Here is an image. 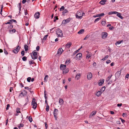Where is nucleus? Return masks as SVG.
I'll list each match as a JSON object with an SVG mask.
<instances>
[{"instance_id": "0eeeda50", "label": "nucleus", "mask_w": 129, "mask_h": 129, "mask_svg": "<svg viewBox=\"0 0 129 129\" xmlns=\"http://www.w3.org/2000/svg\"><path fill=\"white\" fill-rule=\"evenodd\" d=\"M92 74L91 72L88 73L87 76V77L88 80L91 79L92 78Z\"/></svg>"}, {"instance_id": "774afa93", "label": "nucleus", "mask_w": 129, "mask_h": 129, "mask_svg": "<svg viewBox=\"0 0 129 129\" xmlns=\"http://www.w3.org/2000/svg\"><path fill=\"white\" fill-rule=\"evenodd\" d=\"M11 24V22H8L5 23V24Z\"/></svg>"}, {"instance_id": "5fc2aeb1", "label": "nucleus", "mask_w": 129, "mask_h": 129, "mask_svg": "<svg viewBox=\"0 0 129 129\" xmlns=\"http://www.w3.org/2000/svg\"><path fill=\"white\" fill-rule=\"evenodd\" d=\"M111 62V61L110 60H107L106 61V63L107 64H108V63H110Z\"/></svg>"}, {"instance_id": "ddd939ff", "label": "nucleus", "mask_w": 129, "mask_h": 129, "mask_svg": "<svg viewBox=\"0 0 129 129\" xmlns=\"http://www.w3.org/2000/svg\"><path fill=\"white\" fill-rule=\"evenodd\" d=\"M70 21V18H68L66 20H64L62 22V24H66L69 23Z\"/></svg>"}, {"instance_id": "cd10ccee", "label": "nucleus", "mask_w": 129, "mask_h": 129, "mask_svg": "<svg viewBox=\"0 0 129 129\" xmlns=\"http://www.w3.org/2000/svg\"><path fill=\"white\" fill-rule=\"evenodd\" d=\"M96 111H94L92 112V113H91V114L89 116V117L91 116V115L93 116L95 115L96 113Z\"/></svg>"}, {"instance_id": "4c0bfd02", "label": "nucleus", "mask_w": 129, "mask_h": 129, "mask_svg": "<svg viewBox=\"0 0 129 129\" xmlns=\"http://www.w3.org/2000/svg\"><path fill=\"white\" fill-rule=\"evenodd\" d=\"M24 126V124H22L21 123L18 126V127L19 128H20L21 127H23Z\"/></svg>"}, {"instance_id": "c756f323", "label": "nucleus", "mask_w": 129, "mask_h": 129, "mask_svg": "<svg viewBox=\"0 0 129 129\" xmlns=\"http://www.w3.org/2000/svg\"><path fill=\"white\" fill-rule=\"evenodd\" d=\"M121 73V72L120 71H118L115 74V75L117 76H119L120 75Z\"/></svg>"}, {"instance_id": "aec40b11", "label": "nucleus", "mask_w": 129, "mask_h": 129, "mask_svg": "<svg viewBox=\"0 0 129 129\" xmlns=\"http://www.w3.org/2000/svg\"><path fill=\"white\" fill-rule=\"evenodd\" d=\"M117 16L121 19H122L123 18V17L121 16V14L119 13L117 14Z\"/></svg>"}, {"instance_id": "1a4fd4ad", "label": "nucleus", "mask_w": 129, "mask_h": 129, "mask_svg": "<svg viewBox=\"0 0 129 129\" xmlns=\"http://www.w3.org/2000/svg\"><path fill=\"white\" fill-rule=\"evenodd\" d=\"M108 35V34L106 32H103L102 34V38L103 39H104L106 38Z\"/></svg>"}, {"instance_id": "e433bc0d", "label": "nucleus", "mask_w": 129, "mask_h": 129, "mask_svg": "<svg viewBox=\"0 0 129 129\" xmlns=\"http://www.w3.org/2000/svg\"><path fill=\"white\" fill-rule=\"evenodd\" d=\"M64 6H62L61 8L60 9L59 11H63L64 9Z\"/></svg>"}, {"instance_id": "f03ea898", "label": "nucleus", "mask_w": 129, "mask_h": 129, "mask_svg": "<svg viewBox=\"0 0 129 129\" xmlns=\"http://www.w3.org/2000/svg\"><path fill=\"white\" fill-rule=\"evenodd\" d=\"M37 103L36 102V99L35 98L33 99L31 102V105L33 106L32 108L35 109L37 107Z\"/></svg>"}, {"instance_id": "f3484780", "label": "nucleus", "mask_w": 129, "mask_h": 129, "mask_svg": "<svg viewBox=\"0 0 129 129\" xmlns=\"http://www.w3.org/2000/svg\"><path fill=\"white\" fill-rule=\"evenodd\" d=\"M64 103V101L62 99L59 98V103L60 105H62Z\"/></svg>"}, {"instance_id": "603ef678", "label": "nucleus", "mask_w": 129, "mask_h": 129, "mask_svg": "<svg viewBox=\"0 0 129 129\" xmlns=\"http://www.w3.org/2000/svg\"><path fill=\"white\" fill-rule=\"evenodd\" d=\"M4 52L5 54L6 55H7L8 54V53L7 52V51H6L5 49L4 50Z\"/></svg>"}, {"instance_id": "a18cd8bd", "label": "nucleus", "mask_w": 129, "mask_h": 129, "mask_svg": "<svg viewBox=\"0 0 129 129\" xmlns=\"http://www.w3.org/2000/svg\"><path fill=\"white\" fill-rule=\"evenodd\" d=\"M89 36L88 35H87L85 37L84 39V40H86L87 38H88L89 37Z\"/></svg>"}, {"instance_id": "f257e3e1", "label": "nucleus", "mask_w": 129, "mask_h": 129, "mask_svg": "<svg viewBox=\"0 0 129 129\" xmlns=\"http://www.w3.org/2000/svg\"><path fill=\"white\" fill-rule=\"evenodd\" d=\"M56 34L57 37H62L63 36L62 31L59 28H57L56 30Z\"/></svg>"}, {"instance_id": "e2e57ef3", "label": "nucleus", "mask_w": 129, "mask_h": 129, "mask_svg": "<svg viewBox=\"0 0 129 129\" xmlns=\"http://www.w3.org/2000/svg\"><path fill=\"white\" fill-rule=\"evenodd\" d=\"M26 2V0H23L22 2V4H24Z\"/></svg>"}, {"instance_id": "423d86ee", "label": "nucleus", "mask_w": 129, "mask_h": 129, "mask_svg": "<svg viewBox=\"0 0 129 129\" xmlns=\"http://www.w3.org/2000/svg\"><path fill=\"white\" fill-rule=\"evenodd\" d=\"M82 54L81 53H79L77 54L75 58L77 60H80L82 58Z\"/></svg>"}, {"instance_id": "7c9ffc66", "label": "nucleus", "mask_w": 129, "mask_h": 129, "mask_svg": "<svg viewBox=\"0 0 129 129\" xmlns=\"http://www.w3.org/2000/svg\"><path fill=\"white\" fill-rule=\"evenodd\" d=\"M105 86L101 88V90L102 92H103L105 90Z\"/></svg>"}, {"instance_id": "0e129e2a", "label": "nucleus", "mask_w": 129, "mask_h": 129, "mask_svg": "<svg viewBox=\"0 0 129 129\" xmlns=\"http://www.w3.org/2000/svg\"><path fill=\"white\" fill-rule=\"evenodd\" d=\"M23 92H24V95H26L27 94V92L25 90H23Z\"/></svg>"}, {"instance_id": "de8ad7c7", "label": "nucleus", "mask_w": 129, "mask_h": 129, "mask_svg": "<svg viewBox=\"0 0 129 129\" xmlns=\"http://www.w3.org/2000/svg\"><path fill=\"white\" fill-rule=\"evenodd\" d=\"M48 36V35H46L43 38V40H46V39H47V38Z\"/></svg>"}, {"instance_id": "f704fd0d", "label": "nucleus", "mask_w": 129, "mask_h": 129, "mask_svg": "<svg viewBox=\"0 0 129 129\" xmlns=\"http://www.w3.org/2000/svg\"><path fill=\"white\" fill-rule=\"evenodd\" d=\"M101 19V18L100 17H99V18H97L95 19V21L94 22V23H96L97 21H98L99 20H100Z\"/></svg>"}, {"instance_id": "3c124183", "label": "nucleus", "mask_w": 129, "mask_h": 129, "mask_svg": "<svg viewBox=\"0 0 129 129\" xmlns=\"http://www.w3.org/2000/svg\"><path fill=\"white\" fill-rule=\"evenodd\" d=\"M3 7V5H2L1 6V13H0L1 15H2V11Z\"/></svg>"}, {"instance_id": "9d476101", "label": "nucleus", "mask_w": 129, "mask_h": 129, "mask_svg": "<svg viewBox=\"0 0 129 129\" xmlns=\"http://www.w3.org/2000/svg\"><path fill=\"white\" fill-rule=\"evenodd\" d=\"M72 45V43L71 42H69L67 43L65 45V47L66 49H69L71 46Z\"/></svg>"}, {"instance_id": "4be33fe9", "label": "nucleus", "mask_w": 129, "mask_h": 129, "mask_svg": "<svg viewBox=\"0 0 129 129\" xmlns=\"http://www.w3.org/2000/svg\"><path fill=\"white\" fill-rule=\"evenodd\" d=\"M9 32L11 33H15L16 32V30L13 29L12 30H11L10 29H9Z\"/></svg>"}, {"instance_id": "412c9836", "label": "nucleus", "mask_w": 129, "mask_h": 129, "mask_svg": "<svg viewBox=\"0 0 129 129\" xmlns=\"http://www.w3.org/2000/svg\"><path fill=\"white\" fill-rule=\"evenodd\" d=\"M68 12V10L66 9H64V11L62 12L63 16H64L65 15V14Z\"/></svg>"}, {"instance_id": "20e7f679", "label": "nucleus", "mask_w": 129, "mask_h": 129, "mask_svg": "<svg viewBox=\"0 0 129 129\" xmlns=\"http://www.w3.org/2000/svg\"><path fill=\"white\" fill-rule=\"evenodd\" d=\"M58 110L57 109H55L53 111V115L54 117L55 118V119L56 120L57 117V115L58 114Z\"/></svg>"}, {"instance_id": "a19ab883", "label": "nucleus", "mask_w": 129, "mask_h": 129, "mask_svg": "<svg viewBox=\"0 0 129 129\" xmlns=\"http://www.w3.org/2000/svg\"><path fill=\"white\" fill-rule=\"evenodd\" d=\"M20 109L18 108H17L16 110V111L17 113H20Z\"/></svg>"}, {"instance_id": "f8f14e48", "label": "nucleus", "mask_w": 129, "mask_h": 129, "mask_svg": "<svg viewBox=\"0 0 129 129\" xmlns=\"http://www.w3.org/2000/svg\"><path fill=\"white\" fill-rule=\"evenodd\" d=\"M40 14L39 12H36L34 15L35 18L36 19H38L40 17Z\"/></svg>"}, {"instance_id": "ea45409f", "label": "nucleus", "mask_w": 129, "mask_h": 129, "mask_svg": "<svg viewBox=\"0 0 129 129\" xmlns=\"http://www.w3.org/2000/svg\"><path fill=\"white\" fill-rule=\"evenodd\" d=\"M54 19L53 20V22H55L57 20H58V18L56 16H55L54 17Z\"/></svg>"}, {"instance_id": "8fccbe9b", "label": "nucleus", "mask_w": 129, "mask_h": 129, "mask_svg": "<svg viewBox=\"0 0 129 129\" xmlns=\"http://www.w3.org/2000/svg\"><path fill=\"white\" fill-rule=\"evenodd\" d=\"M106 23L105 21H103L102 22V24L103 25H105L106 24Z\"/></svg>"}, {"instance_id": "c9c22d12", "label": "nucleus", "mask_w": 129, "mask_h": 129, "mask_svg": "<svg viewBox=\"0 0 129 129\" xmlns=\"http://www.w3.org/2000/svg\"><path fill=\"white\" fill-rule=\"evenodd\" d=\"M27 58L26 56H23L22 58V60L23 61H25L27 60Z\"/></svg>"}, {"instance_id": "72a5a7b5", "label": "nucleus", "mask_w": 129, "mask_h": 129, "mask_svg": "<svg viewBox=\"0 0 129 129\" xmlns=\"http://www.w3.org/2000/svg\"><path fill=\"white\" fill-rule=\"evenodd\" d=\"M112 75H110L107 78V79L106 80V81H109L111 77L112 76Z\"/></svg>"}, {"instance_id": "69168bd1", "label": "nucleus", "mask_w": 129, "mask_h": 129, "mask_svg": "<svg viewBox=\"0 0 129 129\" xmlns=\"http://www.w3.org/2000/svg\"><path fill=\"white\" fill-rule=\"evenodd\" d=\"M113 14H117V13H118V12L116 11L113 12Z\"/></svg>"}, {"instance_id": "09e8293b", "label": "nucleus", "mask_w": 129, "mask_h": 129, "mask_svg": "<svg viewBox=\"0 0 129 129\" xmlns=\"http://www.w3.org/2000/svg\"><path fill=\"white\" fill-rule=\"evenodd\" d=\"M129 76V74L128 73L125 76V79H126V78H128Z\"/></svg>"}, {"instance_id": "2f4dec72", "label": "nucleus", "mask_w": 129, "mask_h": 129, "mask_svg": "<svg viewBox=\"0 0 129 129\" xmlns=\"http://www.w3.org/2000/svg\"><path fill=\"white\" fill-rule=\"evenodd\" d=\"M80 49H78V50L75 51L74 52V53H73V56L75 55L78 52H79V51Z\"/></svg>"}, {"instance_id": "680f3d73", "label": "nucleus", "mask_w": 129, "mask_h": 129, "mask_svg": "<svg viewBox=\"0 0 129 129\" xmlns=\"http://www.w3.org/2000/svg\"><path fill=\"white\" fill-rule=\"evenodd\" d=\"M70 60H67L65 62L66 64L67 63H70Z\"/></svg>"}, {"instance_id": "79ce46f5", "label": "nucleus", "mask_w": 129, "mask_h": 129, "mask_svg": "<svg viewBox=\"0 0 129 129\" xmlns=\"http://www.w3.org/2000/svg\"><path fill=\"white\" fill-rule=\"evenodd\" d=\"M31 78L30 77H28L27 78V81L28 82H30Z\"/></svg>"}, {"instance_id": "7ed1b4c3", "label": "nucleus", "mask_w": 129, "mask_h": 129, "mask_svg": "<svg viewBox=\"0 0 129 129\" xmlns=\"http://www.w3.org/2000/svg\"><path fill=\"white\" fill-rule=\"evenodd\" d=\"M20 48L21 47L18 45L17 46L16 48L12 50V52L15 54H17L19 51Z\"/></svg>"}, {"instance_id": "13d9d810", "label": "nucleus", "mask_w": 129, "mask_h": 129, "mask_svg": "<svg viewBox=\"0 0 129 129\" xmlns=\"http://www.w3.org/2000/svg\"><path fill=\"white\" fill-rule=\"evenodd\" d=\"M120 119L121 120V121L122 122V123H123L125 122V121L124 120L122 119L121 118H120Z\"/></svg>"}, {"instance_id": "bf43d9fd", "label": "nucleus", "mask_w": 129, "mask_h": 129, "mask_svg": "<svg viewBox=\"0 0 129 129\" xmlns=\"http://www.w3.org/2000/svg\"><path fill=\"white\" fill-rule=\"evenodd\" d=\"M25 101L26 102H29V100L28 99L27 96V98L25 99Z\"/></svg>"}, {"instance_id": "58836bf2", "label": "nucleus", "mask_w": 129, "mask_h": 129, "mask_svg": "<svg viewBox=\"0 0 129 129\" xmlns=\"http://www.w3.org/2000/svg\"><path fill=\"white\" fill-rule=\"evenodd\" d=\"M13 26L12 25H8V29H11L13 28Z\"/></svg>"}, {"instance_id": "c03bdc74", "label": "nucleus", "mask_w": 129, "mask_h": 129, "mask_svg": "<svg viewBox=\"0 0 129 129\" xmlns=\"http://www.w3.org/2000/svg\"><path fill=\"white\" fill-rule=\"evenodd\" d=\"M21 54L22 56H23L24 55V50H23L21 51Z\"/></svg>"}, {"instance_id": "b1692460", "label": "nucleus", "mask_w": 129, "mask_h": 129, "mask_svg": "<svg viewBox=\"0 0 129 129\" xmlns=\"http://www.w3.org/2000/svg\"><path fill=\"white\" fill-rule=\"evenodd\" d=\"M123 42V40L121 41H119L117 42H116V43L115 44L116 45H118L121 43V42Z\"/></svg>"}, {"instance_id": "49530a36", "label": "nucleus", "mask_w": 129, "mask_h": 129, "mask_svg": "<svg viewBox=\"0 0 129 129\" xmlns=\"http://www.w3.org/2000/svg\"><path fill=\"white\" fill-rule=\"evenodd\" d=\"M10 107V105L9 104H8L7 105V107L6 108V110H8L9 109V108Z\"/></svg>"}, {"instance_id": "473e14b6", "label": "nucleus", "mask_w": 129, "mask_h": 129, "mask_svg": "<svg viewBox=\"0 0 129 129\" xmlns=\"http://www.w3.org/2000/svg\"><path fill=\"white\" fill-rule=\"evenodd\" d=\"M76 16L77 18H81V17L83 16V15H79L77 14L76 15Z\"/></svg>"}, {"instance_id": "393cba45", "label": "nucleus", "mask_w": 129, "mask_h": 129, "mask_svg": "<svg viewBox=\"0 0 129 129\" xmlns=\"http://www.w3.org/2000/svg\"><path fill=\"white\" fill-rule=\"evenodd\" d=\"M84 31V30L83 29H82L80 30L78 33L79 34H82Z\"/></svg>"}, {"instance_id": "bb28decb", "label": "nucleus", "mask_w": 129, "mask_h": 129, "mask_svg": "<svg viewBox=\"0 0 129 129\" xmlns=\"http://www.w3.org/2000/svg\"><path fill=\"white\" fill-rule=\"evenodd\" d=\"M46 110L47 112H48L49 111V106L48 105V104H46Z\"/></svg>"}, {"instance_id": "6ab92c4d", "label": "nucleus", "mask_w": 129, "mask_h": 129, "mask_svg": "<svg viewBox=\"0 0 129 129\" xmlns=\"http://www.w3.org/2000/svg\"><path fill=\"white\" fill-rule=\"evenodd\" d=\"M106 2L107 0H102L99 3L102 5H104L105 4V3Z\"/></svg>"}, {"instance_id": "c85d7f7f", "label": "nucleus", "mask_w": 129, "mask_h": 129, "mask_svg": "<svg viewBox=\"0 0 129 129\" xmlns=\"http://www.w3.org/2000/svg\"><path fill=\"white\" fill-rule=\"evenodd\" d=\"M24 48L25 49V51H26L28 50V46L26 45H24Z\"/></svg>"}, {"instance_id": "864d4df0", "label": "nucleus", "mask_w": 129, "mask_h": 129, "mask_svg": "<svg viewBox=\"0 0 129 129\" xmlns=\"http://www.w3.org/2000/svg\"><path fill=\"white\" fill-rule=\"evenodd\" d=\"M34 61L33 60H31L30 61H29V64L30 65H31V64H33V62Z\"/></svg>"}, {"instance_id": "37998d69", "label": "nucleus", "mask_w": 129, "mask_h": 129, "mask_svg": "<svg viewBox=\"0 0 129 129\" xmlns=\"http://www.w3.org/2000/svg\"><path fill=\"white\" fill-rule=\"evenodd\" d=\"M29 120L30 121V122H31L33 120L31 116H29L28 118Z\"/></svg>"}, {"instance_id": "052dcab7", "label": "nucleus", "mask_w": 129, "mask_h": 129, "mask_svg": "<svg viewBox=\"0 0 129 129\" xmlns=\"http://www.w3.org/2000/svg\"><path fill=\"white\" fill-rule=\"evenodd\" d=\"M39 48L40 47L39 46H38L36 48V49L37 51H38L39 50Z\"/></svg>"}, {"instance_id": "a211bd4d", "label": "nucleus", "mask_w": 129, "mask_h": 129, "mask_svg": "<svg viewBox=\"0 0 129 129\" xmlns=\"http://www.w3.org/2000/svg\"><path fill=\"white\" fill-rule=\"evenodd\" d=\"M102 93L101 91H99L96 93V95L98 96H99L101 95Z\"/></svg>"}, {"instance_id": "4d7b16f0", "label": "nucleus", "mask_w": 129, "mask_h": 129, "mask_svg": "<svg viewBox=\"0 0 129 129\" xmlns=\"http://www.w3.org/2000/svg\"><path fill=\"white\" fill-rule=\"evenodd\" d=\"M18 7L19 8H21L22 6L21 5V4L20 3H19L18 4Z\"/></svg>"}, {"instance_id": "5701e85b", "label": "nucleus", "mask_w": 129, "mask_h": 129, "mask_svg": "<svg viewBox=\"0 0 129 129\" xmlns=\"http://www.w3.org/2000/svg\"><path fill=\"white\" fill-rule=\"evenodd\" d=\"M80 74L78 73L77 74L75 77V79L77 80H78L80 77Z\"/></svg>"}, {"instance_id": "dca6fc26", "label": "nucleus", "mask_w": 129, "mask_h": 129, "mask_svg": "<svg viewBox=\"0 0 129 129\" xmlns=\"http://www.w3.org/2000/svg\"><path fill=\"white\" fill-rule=\"evenodd\" d=\"M104 81V79H103L102 80H100L99 81L98 83V84L99 86H101L102 84H103Z\"/></svg>"}, {"instance_id": "6e6d98bb", "label": "nucleus", "mask_w": 129, "mask_h": 129, "mask_svg": "<svg viewBox=\"0 0 129 129\" xmlns=\"http://www.w3.org/2000/svg\"><path fill=\"white\" fill-rule=\"evenodd\" d=\"M114 27L113 26H111L109 27V28L111 30H112L114 28Z\"/></svg>"}, {"instance_id": "338daca9", "label": "nucleus", "mask_w": 129, "mask_h": 129, "mask_svg": "<svg viewBox=\"0 0 129 129\" xmlns=\"http://www.w3.org/2000/svg\"><path fill=\"white\" fill-rule=\"evenodd\" d=\"M122 105V104L120 103V104H117V106L118 107H121Z\"/></svg>"}, {"instance_id": "a878e982", "label": "nucleus", "mask_w": 129, "mask_h": 129, "mask_svg": "<svg viewBox=\"0 0 129 129\" xmlns=\"http://www.w3.org/2000/svg\"><path fill=\"white\" fill-rule=\"evenodd\" d=\"M92 55L90 53H88L86 55V58H89Z\"/></svg>"}, {"instance_id": "2eb2a0df", "label": "nucleus", "mask_w": 129, "mask_h": 129, "mask_svg": "<svg viewBox=\"0 0 129 129\" xmlns=\"http://www.w3.org/2000/svg\"><path fill=\"white\" fill-rule=\"evenodd\" d=\"M69 71V70L68 68L65 69V70L63 71L62 74H65L66 73H68Z\"/></svg>"}, {"instance_id": "4468645a", "label": "nucleus", "mask_w": 129, "mask_h": 129, "mask_svg": "<svg viewBox=\"0 0 129 129\" xmlns=\"http://www.w3.org/2000/svg\"><path fill=\"white\" fill-rule=\"evenodd\" d=\"M105 15L104 13H102L100 14H98L96 16L94 15L93 17H102Z\"/></svg>"}, {"instance_id": "39448f33", "label": "nucleus", "mask_w": 129, "mask_h": 129, "mask_svg": "<svg viewBox=\"0 0 129 129\" xmlns=\"http://www.w3.org/2000/svg\"><path fill=\"white\" fill-rule=\"evenodd\" d=\"M33 53V55H32L31 54V58L33 59H35L38 58V56H37V53L36 52H32Z\"/></svg>"}, {"instance_id": "9b49d317", "label": "nucleus", "mask_w": 129, "mask_h": 129, "mask_svg": "<svg viewBox=\"0 0 129 129\" xmlns=\"http://www.w3.org/2000/svg\"><path fill=\"white\" fill-rule=\"evenodd\" d=\"M63 51V50H62V48H60L58 50L57 54L59 55H60L61 54Z\"/></svg>"}, {"instance_id": "6e6552de", "label": "nucleus", "mask_w": 129, "mask_h": 129, "mask_svg": "<svg viewBox=\"0 0 129 129\" xmlns=\"http://www.w3.org/2000/svg\"><path fill=\"white\" fill-rule=\"evenodd\" d=\"M60 70L63 71L65 69H66V66L65 65L61 64L60 65Z\"/></svg>"}]
</instances>
